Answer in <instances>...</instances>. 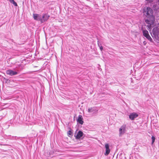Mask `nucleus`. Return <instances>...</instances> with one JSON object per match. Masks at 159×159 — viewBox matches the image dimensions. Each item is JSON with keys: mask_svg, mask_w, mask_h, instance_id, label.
I'll return each instance as SVG.
<instances>
[{"mask_svg": "<svg viewBox=\"0 0 159 159\" xmlns=\"http://www.w3.org/2000/svg\"><path fill=\"white\" fill-rule=\"evenodd\" d=\"M10 2L12 3L13 5H14L15 6H17V4L14 1V0H9Z\"/></svg>", "mask_w": 159, "mask_h": 159, "instance_id": "13", "label": "nucleus"}, {"mask_svg": "<svg viewBox=\"0 0 159 159\" xmlns=\"http://www.w3.org/2000/svg\"><path fill=\"white\" fill-rule=\"evenodd\" d=\"M83 118L81 115H79L78 117V118L77 119V122L80 124H83L84 122L83 121Z\"/></svg>", "mask_w": 159, "mask_h": 159, "instance_id": "12", "label": "nucleus"}, {"mask_svg": "<svg viewBox=\"0 0 159 159\" xmlns=\"http://www.w3.org/2000/svg\"><path fill=\"white\" fill-rule=\"evenodd\" d=\"M125 126L123 125L121 126L119 129V136H121L123 135L125 132Z\"/></svg>", "mask_w": 159, "mask_h": 159, "instance_id": "7", "label": "nucleus"}, {"mask_svg": "<svg viewBox=\"0 0 159 159\" xmlns=\"http://www.w3.org/2000/svg\"><path fill=\"white\" fill-rule=\"evenodd\" d=\"M139 116L138 113L136 112L131 113L129 116V118L132 120H134V119L137 117Z\"/></svg>", "mask_w": 159, "mask_h": 159, "instance_id": "6", "label": "nucleus"}, {"mask_svg": "<svg viewBox=\"0 0 159 159\" xmlns=\"http://www.w3.org/2000/svg\"><path fill=\"white\" fill-rule=\"evenodd\" d=\"M49 17V16L48 14H45L41 16V23H43L47 21Z\"/></svg>", "mask_w": 159, "mask_h": 159, "instance_id": "5", "label": "nucleus"}, {"mask_svg": "<svg viewBox=\"0 0 159 159\" xmlns=\"http://www.w3.org/2000/svg\"><path fill=\"white\" fill-rule=\"evenodd\" d=\"M7 74L10 76H13L17 74V72L13 70H9L6 71Z\"/></svg>", "mask_w": 159, "mask_h": 159, "instance_id": "9", "label": "nucleus"}, {"mask_svg": "<svg viewBox=\"0 0 159 159\" xmlns=\"http://www.w3.org/2000/svg\"><path fill=\"white\" fill-rule=\"evenodd\" d=\"M33 18L35 20L39 21L41 23V16L39 14H33Z\"/></svg>", "mask_w": 159, "mask_h": 159, "instance_id": "8", "label": "nucleus"}, {"mask_svg": "<svg viewBox=\"0 0 159 159\" xmlns=\"http://www.w3.org/2000/svg\"><path fill=\"white\" fill-rule=\"evenodd\" d=\"M83 135V132L81 131H79L77 133L75 138L76 139H80Z\"/></svg>", "mask_w": 159, "mask_h": 159, "instance_id": "11", "label": "nucleus"}, {"mask_svg": "<svg viewBox=\"0 0 159 159\" xmlns=\"http://www.w3.org/2000/svg\"><path fill=\"white\" fill-rule=\"evenodd\" d=\"M142 12L144 16L148 18L145 20V22L148 24L147 26L148 29L150 31L153 26L155 20V17L153 15V10L149 7L146 6L143 8Z\"/></svg>", "mask_w": 159, "mask_h": 159, "instance_id": "1", "label": "nucleus"}, {"mask_svg": "<svg viewBox=\"0 0 159 159\" xmlns=\"http://www.w3.org/2000/svg\"><path fill=\"white\" fill-rule=\"evenodd\" d=\"M143 35L145 37L148 39L151 42H152V39L149 35L148 31L146 30L142 29Z\"/></svg>", "mask_w": 159, "mask_h": 159, "instance_id": "3", "label": "nucleus"}, {"mask_svg": "<svg viewBox=\"0 0 159 159\" xmlns=\"http://www.w3.org/2000/svg\"><path fill=\"white\" fill-rule=\"evenodd\" d=\"M105 147L106 149V151L105 153V155H107L109 154L110 152L109 144H105Z\"/></svg>", "mask_w": 159, "mask_h": 159, "instance_id": "10", "label": "nucleus"}, {"mask_svg": "<svg viewBox=\"0 0 159 159\" xmlns=\"http://www.w3.org/2000/svg\"><path fill=\"white\" fill-rule=\"evenodd\" d=\"M72 133L70 130H69L68 132V135H71L72 134Z\"/></svg>", "mask_w": 159, "mask_h": 159, "instance_id": "16", "label": "nucleus"}, {"mask_svg": "<svg viewBox=\"0 0 159 159\" xmlns=\"http://www.w3.org/2000/svg\"><path fill=\"white\" fill-rule=\"evenodd\" d=\"M98 46L100 47V48L101 51H102L103 49V47H102L101 45V44H99V41H98Z\"/></svg>", "mask_w": 159, "mask_h": 159, "instance_id": "14", "label": "nucleus"}, {"mask_svg": "<svg viewBox=\"0 0 159 159\" xmlns=\"http://www.w3.org/2000/svg\"><path fill=\"white\" fill-rule=\"evenodd\" d=\"M152 144L154 142L155 140V138L154 136H152Z\"/></svg>", "mask_w": 159, "mask_h": 159, "instance_id": "15", "label": "nucleus"}, {"mask_svg": "<svg viewBox=\"0 0 159 159\" xmlns=\"http://www.w3.org/2000/svg\"><path fill=\"white\" fill-rule=\"evenodd\" d=\"M158 3H159V0H158Z\"/></svg>", "mask_w": 159, "mask_h": 159, "instance_id": "17", "label": "nucleus"}, {"mask_svg": "<svg viewBox=\"0 0 159 159\" xmlns=\"http://www.w3.org/2000/svg\"><path fill=\"white\" fill-rule=\"evenodd\" d=\"M152 36L155 38L158 37L159 35V29L157 27L154 28L152 31L151 33Z\"/></svg>", "mask_w": 159, "mask_h": 159, "instance_id": "2", "label": "nucleus"}, {"mask_svg": "<svg viewBox=\"0 0 159 159\" xmlns=\"http://www.w3.org/2000/svg\"><path fill=\"white\" fill-rule=\"evenodd\" d=\"M98 111L96 107H89L87 109V111L89 113L94 114L97 113Z\"/></svg>", "mask_w": 159, "mask_h": 159, "instance_id": "4", "label": "nucleus"}]
</instances>
